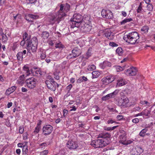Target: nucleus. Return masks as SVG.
I'll return each mask as SVG.
<instances>
[{"mask_svg":"<svg viewBox=\"0 0 155 155\" xmlns=\"http://www.w3.org/2000/svg\"><path fill=\"white\" fill-rule=\"evenodd\" d=\"M37 79L33 77L27 79L25 81L26 85L28 88L30 89H33L37 85Z\"/></svg>","mask_w":155,"mask_h":155,"instance_id":"0eeeda50","label":"nucleus"},{"mask_svg":"<svg viewBox=\"0 0 155 155\" xmlns=\"http://www.w3.org/2000/svg\"><path fill=\"white\" fill-rule=\"evenodd\" d=\"M87 56V58L89 57H90L91 55V53L90 52V51L89 49H88L87 52L86 53Z\"/></svg>","mask_w":155,"mask_h":155,"instance_id":"338daca9","label":"nucleus"},{"mask_svg":"<svg viewBox=\"0 0 155 155\" xmlns=\"http://www.w3.org/2000/svg\"><path fill=\"white\" fill-rule=\"evenodd\" d=\"M39 17V16L37 15L27 14L25 16V18L27 21L32 22L34 20L38 19Z\"/></svg>","mask_w":155,"mask_h":155,"instance_id":"f8f14e48","label":"nucleus"},{"mask_svg":"<svg viewBox=\"0 0 155 155\" xmlns=\"http://www.w3.org/2000/svg\"><path fill=\"white\" fill-rule=\"evenodd\" d=\"M142 112L143 116L145 115L146 116H147L148 117L150 116V111L147 109H145L144 110H143L142 111Z\"/></svg>","mask_w":155,"mask_h":155,"instance_id":"c85d7f7f","label":"nucleus"},{"mask_svg":"<svg viewBox=\"0 0 155 155\" xmlns=\"http://www.w3.org/2000/svg\"><path fill=\"white\" fill-rule=\"evenodd\" d=\"M119 91L117 90H115L113 92L111 93L112 96L114 97L119 92Z\"/></svg>","mask_w":155,"mask_h":155,"instance_id":"3c124183","label":"nucleus"},{"mask_svg":"<svg viewBox=\"0 0 155 155\" xmlns=\"http://www.w3.org/2000/svg\"><path fill=\"white\" fill-rule=\"evenodd\" d=\"M49 151L48 150H45L41 152L40 153V155H48Z\"/></svg>","mask_w":155,"mask_h":155,"instance_id":"49530a36","label":"nucleus"},{"mask_svg":"<svg viewBox=\"0 0 155 155\" xmlns=\"http://www.w3.org/2000/svg\"><path fill=\"white\" fill-rule=\"evenodd\" d=\"M114 123H116L115 121L113 120L112 119H109L107 121V123L108 124H112Z\"/></svg>","mask_w":155,"mask_h":155,"instance_id":"13d9d810","label":"nucleus"},{"mask_svg":"<svg viewBox=\"0 0 155 155\" xmlns=\"http://www.w3.org/2000/svg\"><path fill=\"white\" fill-rule=\"evenodd\" d=\"M23 73L25 74V77L29 76L30 74L31 71H30L29 67L27 65H24L23 67Z\"/></svg>","mask_w":155,"mask_h":155,"instance_id":"4be33fe9","label":"nucleus"},{"mask_svg":"<svg viewBox=\"0 0 155 155\" xmlns=\"http://www.w3.org/2000/svg\"><path fill=\"white\" fill-rule=\"evenodd\" d=\"M114 80V78L111 75L107 76L104 77L101 80L103 84L104 85H108Z\"/></svg>","mask_w":155,"mask_h":155,"instance_id":"9d476101","label":"nucleus"},{"mask_svg":"<svg viewBox=\"0 0 155 155\" xmlns=\"http://www.w3.org/2000/svg\"><path fill=\"white\" fill-rule=\"evenodd\" d=\"M49 36V32L47 31H44L41 34V37L44 39L48 38Z\"/></svg>","mask_w":155,"mask_h":155,"instance_id":"7c9ffc66","label":"nucleus"},{"mask_svg":"<svg viewBox=\"0 0 155 155\" xmlns=\"http://www.w3.org/2000/svg\"><path fill=\"white\" fill-rule=\"evenodd\" d=\"M25 44H26V41H25V40H24L23 39V40H22L21 43H20V45L21 46H23Z\"/></svg>","mask_w":155,"mask_h":155,"instance_id":"774afa93","label":"nucleus"},{"mask_svg":"<svg viewBox=\"0 0 155 155\" xmlns=\"http://www.w3.org/2000/svg\"><path fill=\"white\" fill-rule=\"evenodd\" d=\"M72 87V85L71 84H69V85L67 86L66 89L68 93H70V90Z\"/></svg>","mask_w":155,"mask_h":155,"instance_id":"8fccbe9b","label":"nucleus"},{"mask_svg":"<svg viewBox=\"0 0 155 155\" xmlns=\"http://www.w3.org/2000/svg\"><path fill=\"white\" fill-rule=\"evenodd\" d=\"M6 32H5V33L1 35L2 36V41L3 42L5 43L8 41V39L6 35Z\"/></svg>","mask_w":155,"mask_h":155,"instance_id":"2f4dec72","label":"nucleus"},{"mask_svg":"<svg viewBox=\"0 0 155 155\" xmlns=\"http://www.w3.org/2000/svg\"><path fill=\"white\" fill-rule=\"evenodd\" d=\"M24 128L23 127H20L19 129V132L21 134H22L23 133L24 131Z\"/></svg>","mask_w":155,"mask_h":155,"instance_id":"e2e57ef3","label":"nucleus"},{"mask_svg":"<svg viewBox=\"0 0 155 155\" xmlns=\"http://www.w3.org/2000/svg\"><path fill=\"white\" fill-rule=\"evenodd\" d=\"M55 47L56 48H64V45L61 44V42H60L55 44Z\"/></svg>","mask_w":155,"mask_h":155,"instance_id":"37998d69","label":"nucleus"},{"mask_svg":"<svg viewBox=\"0 0 155 155\" xmlns=\"http://www.w3.org/2000/svg\"><path fill=\"white\" fill-rule=\"evenodd\" d=\"M92 74V78L94 79L98 78L100 76L101 73L98 71H93Z\"/></svg>","mask_w":155,"mask_h":155,"instance_id":"bb28decb","label":"nucleus"},{"mask_svg":"<svg viewBox=\"0 0 155 155\" xmlns=\"http://www.w3.org/2000/svg\"><path fill=\"white\" fill-rule=\"evenodd\" d=\"M149 28L147 26H144L141 29V31L144 33H146L148 32Z\"/></svg>","mask_w":155,"mask_h":155,"instance_id":"4c0bfd02","label":"nucleus"},{"mask_svg":"<svg viewBox=\"0 0 155 155\" xmlns=\"http://www.w3.org/2000/svg\"><path fill=\"white\" fill-rule=\"evenodd\" d=\"M110 46L112 47H116L118 46V45L114 42H110L109 43Z\"/></svg>","mask_w":155,"mask_h":155,"instance_id":"864d4df0","label":"nucleus"},{"mask_svg":"<svg viewBox=\"0 0 155 155\" xmlns=\"http://www.w3.org/2000/svg\"><path fill=\"white\" fill-rule=\"evenodd\" d=\"M23 39L25 40L28 39L30 40V37L29 36H28V34L26 32H25L23 35Z\"/></svg>","mask_w":155,"mask_h":155,"instance_id":"58836bf2","label":"nucleus"},{"mask_svg":"<svg viewBox=\"0 0 155 155\" xmlns=\"http://www.w3.org/2000/svg\"><path fill=\"white\" fill-rule=\"evenodd\" d=\"M83 20V17L81 15L77 14H74L70 22V28H78Z\"/></svg>","mask_w":155,"mask_h":155,"instance_id":"20e7f679","label":"nucleus"},{"mask_svg":"<svg viewBox=\"0 0 155 155\" xmlns=\"http://www.w3.org/2000/svg\"><path fill=\"white\" fill-rule=\"evenodd\" d=\"M17 59L19 61H21L22 60L23 55L22 54L21 51L18 52L17 54Z\"/></svg>","mask_w":155,"mask_h":155,"instance_id":"473e14b6","label":"nucleus"},{"mask_svg":"<svg viewBox=\"0 0 155 155\" xmlns=\"http://www.w3.org/2000/svg\"><path fill=\"white\" fill-rule=\"evenodd\" d=\"M112 98H113V97L112 96L111 94L110 93L107 95L103 97L102 98V100L103 101H105Z\"/></svg>","mask_w":155,"mask_h":155,"instance_id":"72a5a7b5","label":"nucleus"},{"mask_svg":"<svg viewBox=\"0 0 155 155\" xmlns=\"http://www.w3.org/2000/svg\"><path fill=\"white\" fill-rule=\"evenodd\" d=\"M137 71V70L136 68L132 67L126 70L125 73L127 76H134L136 74Z\"/></svg>","mask_w":155,"mask_h":155,"instance_id":"4468645a","label":"nucleus"},{"mask_svg":"<svg viewBox=\"0 0 155 155\" xmlns=\"http://www.w3.org/2000/svg\"><path fill=\"white\" fill-rule=\"evenodd\" d=\"M139 36L137 32H133L129 33L124 37V40L128 43L132 44L138 43Z\"/></svg>","mask_w":155,"mask_h":155,"instance_id":"7ed1b4c3","label":"nucleus"},{"mask_svg":"<svg viewBox=\"0 0 155 155\" xmlns=\"http://www.w3.org/2000/svg\"><path fill=\"white\" fill-rule=\"evenodd\" d=\"M118 105L124 107H128L130 106L129 103V100L127 97L124 99H120L118 102Z\"/></svg>","mask_w":155,"mask_h":155,"instance_id":"1a4fd4ad","label":"nucleus"},{"mask_svg":"<svg viewBox=\"0 0 155 155\" xmlns=\"http://www.w3.org/2000/svg\"><path fill=\"white\" fill-rule=\"evenodd\" d=\"M133 20L131 18H125L121 22L120 24L123 25L127 22L131 21Z\"/></svg>","mask_w":155,"mask_h":155,"instance_id":"c9c22d12","label":"nucleus"},{"mask_svg":"<svg viewBox=\"0 0 155 155\" xmlns=\"http://www.w3.org/2000/svg\"><path fill=\"white\" fill-rule=\"evenodd\" d=\"M28 134L27 132L24 133L23 135V139L26 140L28 139Z\"/></svg>","mask_w":155,"mask_h":155,"instance_id":"5fc2aeb1","label":"nucleus"},{"mask_svg":"<svg viewBox=\"0 0 155 155\" xmlns=\"http://www.w3.org/2000/svg\"><path fill=\"white\" fill-rule=\"evenodd\" d=\"M46 55L44 53H42L41 54L40 56L41 59L42 60H43L45 59V58H46Z\"/></svg>","mask_w":155,"mask_h":155,"instance_id":"bf43d9fd","label":"nucleus"},{"mask_svg":"<svg viewBox=\"0 0 155 155\" xmlns=\"http://www.w3.org/2000/svg\"><path fill=\"white\" fill-rule=\"evenodd\" d=\"M31 72L34 76H38L39 75H41V72L40 70L37 68H33L31 69Z\"/></svg>","mask_w":155,"mask_h":155,"instance_id":"6ab92c4d","label":"nucleus"},{"mask_svg":"<svg viewBox=\"0 0 155 155\" xmlns=\"http://www.w3.org/2000/svg\"><path fill=\"white\" fill-rule=\"evenodd\" d=\"M139 120L137 118H135L132 120V122L134 123H137L139 122Z\"/></svg>","mask_w":155,"mask_h":155,"instance_id":"052dcab7","label":"nucleus"},{"mask_svg":"<svg viewBox=\"0 0 155 155\" xmlns=\"http://www.w3.org/2000/svg\"><path fill=\"white\" fill-rule=\"evenodd\" d=\"M148 130L147 128H144L142 130L140 133L139 134L140 136L143 137L146 135H149V133H146Z\"/></svg>","mask_w":155,"mask_h":155,"instance_id":"cd10ccee","label":"nucleus"},{"mask_svg":"<svg viewBox=\"0 0 155 155\" xmlns=\"http://www.w3.org/2000/svg\"><path fill=\"white\" fill-rule=\"evenodd\" d=\"M110 136V134L107 132L101 133L98 135V139L92 141L90 144L95 148L104 147L109 143L108 139Z\"/></svg>","mask_w":155,"mask_h":155,"instance_id":"f257e3e1","label":"nucleus"},{"mask_svg":"<svg viewBox=\"0 0 155 155\" xmlns=\"http://www.w3.org/2000/svg\"><path fill=\"white\" fill-rule=\"evenodd\" d=\"M142 13L143 14V16L145 18H147L150 17V16L148 15H149L150 14V15H151V12H150L148 13L147 15L146 12L145 11H143Z\"/></svg>","mask_w":155,"mask_h":155,"instance_id":"c03bdc74","label":"nucleus"},{"mask_svg":"<svg viewBox=\"0 0 155 155\" xmlns=\"http://www.w3.org/2000/svg\"><path fill=\"white\" fill-rule=\"evenodd\" d=\"M86 20L84 19L81 24L78 27L80 28L81 31L83 32L87 33L90 32L91 29V26L89 23V22H86Z\"/></svg>","mask_w":155,"mask_h":155,"instance_id":"423d86ee","label":"nucleus"},{"mask_svg":"<svg viewBox=\"0 0 155 155\" xmlns=\"http://www.w3.org/2000/svg\"><path fill=\"white\" fill-rule=\"evenodd\" d=\"M66 147L70 150H74L77 148L78 146L76 142L70 140L67 142Z\"/></svg>","mask_w":155,"mask_h":155,"instance_id":"2eb2a0df","label":"nucleus"},{"mask_svg":"<svg viewBox=\"0 0 155 155\" xmlns=\"http://www.w3.org/2000/svg\"><path fill=\"white\" fill-rule=\"evenodd\" d=\"M137 153H138V155L140 154L143 151V150L140 147H137L136 148Z\"/></svg>","mask_w":155,"mask_h":155,"instance_id":"e433bc0d","label":"nucleus"},{"mask_svg":"<svg viewBox=\"0 0 155 155\" xmlns=\"http://www.w3.org/2000/svg\"><path fill=\"white\" fill-rule=\"evenodd\" d=\"M101 14L102 16L105 18L112 19L113 18V13L110 10L108 9H102Z\"/></svg>","mask_w":155,"mask_h":155,"instance_id":"6e6552de","label":"nucleus"},{"mask_svg":"<svg viewBox=\"0 0 155 155\" xmlns=\"http://www.w3.org/2000/svg\"><path fill=\"white\" fill-rule=\"evenodd\" d=\"M25 78V77L24 74L21 75L17 81V84L21 85H22L24 83Z\"/></svg>","mask_w":155,"mask_h":155,"instance_id":"5701e85b","label":"nucleus"},{"mask_svg":"<svg viewBox=\"0 0 155 155\" xmlns=\"http://www.w3.org/2000/svg\"><path fill=\"white\" fill-rule=\"evenodd\" d=\"M116 71L117 72H120L123 70L124 68L120 66H116Z\"/></svg>","mask_w":155,"mask_h":155,"instance_id":"de8ad7c7","label":"nucleus"},{"mask_svg":"<svg viewBox=\"0 0 155 155\" xmlns=\"http://www.w3.org/2000/svg\"><path fill=\"white\" fill-rule=\"evenodd\" d=\"M60 9L58 13L63 18L67 15L66 13L70 9V5L68 3L61 4L60 5Z\"/></svg>","mask_w":155,"mask_h":155,"instance_id":"39448f33","label":"nucleus"},{"mask_svg":"<svg viewBox=\"0 0 155 155\" xmlns=\"http://www.w3.org/2000/svg\"><path fill=\"white\" fill-rule=\"evenodd\" d=\"M111 63L107 61H105L100 64V67L102 69H105L111 66Z\"/></svg>","mask_w":155,"mask_h":155,"instance_id":"a211bd4d","label":"nucleus"},{"mask_svg":"<svg viewBox=\"0 0 155 155\" xmlns=\"http://www.w3.org/2000/svg\"><path fill=\"white\" fill-rule=\"evenodd\" d=\"M62 17L57 12L52 15L50 20V22L51 24L54 23L56 21H60Z\"/></svg>","mask_w":155,"mask_h":155,"instance_id":"ddd939ff","label":"nucleus"},{"mask_svg":"<svg viewBox=\"0 0 155 155\" xmlns=\"http://www.w3.org/2000/svg\"><path fill=\"white\" fill-rule=\"evenodd\" d=\"M23 153L26 154L28 152L27 146H23L22 148Z\"/></svg>","mask_w":155,"mask_h":155,"instance_id":"a18cd8bd","label":"nucleus"},{"mask_svg":"<svg viewBox=\"0 0 155 155\" xmlns=\"http://www.w3.org/2000/svg\"><path fill=\"white\" fill-rule=\"evenodd\" d=\"M53 127L50 125H46L44 126L42 128V133L45 136L50 134L52 132Z\"/></svg>","mask_w":155,"mask_h":155,"instance_id":"9b49d317","label":"nucleus"},{"mask_svg":"<svg viewBox=\"0 0 155 155\" xmlns=\"http://www.w3.org/2000/svg\"><path fill=\"white\" fill-rule=\"evenodd\" d=\"M116 54L120 56H122L123 54V50L120 47L118 48L116 50Z\"/></svg>","mask_w":155,"mask_h":155,"instance_id":"c756f323","label":"nucleus"},{"mask_svg":"<svg viewBox=\"0 0 155 155\" xmlns=\"http://www.w3.org/2000/svg\"><path fill=\"white\" fill-rule=\"evenodd\" d=\"M140 103L143 105L144 104H146L148 106H149L150 105V103H149L147 101H140Z\"/></svg>","mask_w":155,"mask_h":155,"instance_id":"603ef678","label":"nucleus"},{"mask_svg":"<svg viewBox=\"0 0 155 155\" xmlns=\"http://www.w3.org/2000/svg\"><path fill=\"white\" fill-rule=\"evenodd\" d=\"M74 55H73V54H69L67 57V58L68 59H70L71 58H75L76 57H73Z\"/></svg>","mask_w":155,"mask_h":155,"instance_id":"4d7b16f0","label":"nucleus"},{"mask_svg":"<svg viewBox=\"0 0 155 155\" xmlns=\"http://www.w3.org/2000/svg\"><path fill=\"white\" fill-rule=\"evenodd\" d=\"M55 82L54 81L51 82L48 80L46 81H45L48 88L53 91H54L56 90V87Z\"/></svg>","mask_w":155,"mask_h":155,"instance_id":"dca6fc26","label":"nucleus"},{"mask_svg":"<svg viewBox=\"0 0 155 155\" xmlns=\"http://www.w3.org/2000/svg\"><path fill=\"white\" fill-rule=\"evenodd\" d=\"M105 37L108 39L113 40L114 37V33L109 29L106 30L104 33Z\"/></svg>","mask_w":155,"mask_h":155,"instance_id":"f3484780","label":"nucleus"},{"mask_svg":"<svg viewBox=\"0 0 155 155\" xmlns=\"http://www.w3.org/2000/svg\"><path fill=\"white\" fill-rule=\"evenodd\" d=\"M38 43V40L36 37H33L31 40L28 39L26 40V46L28 51V54H31V52L29 51L30 49L33 53H35L36 51Z\"/></svg>","mask_w":155,"mask_h":155,"instance_id":"f03ea898","label":"nucleus"},{"mask_svg":"<svg viewBox=\"0 0 155 155\" xmlns=\"http://www.w3.org/2000/svg\"><path fill=\"white\" fill-rule=\"evenodd\" d=\"M96 68V66L94 64L89 65L87 67L88 71H91L94 70Z\"/></svg>","mask_w":155,"mask_h":155,"instance_id":"f704fd0d","label":"nucleus"},{"mask_svg":"<svg viewBox=\"0 0 155 155\" xmlns=\"http://www.w3.org/2000/svg\"><path fill=\"white\" fill-rule=\"evenodd\" d=\"M126 135H120V140L119 142L124 145H127L128 144V142L127 141Z\"/></svg>","mask_w":155,"mask_h":155,"instance_id":"aec40b11","label":"nucleus"},{"mask_svg":"<svg viewBox=\"0 0 155 155\" xmlns=\"http://www.w3.org/2000/svg\"><path fill=\"white\" fill-rule=\"evenodd\" d=\"M142 4L140 3L137 9V12L138 13H140L142 12Z\"/></svg>","mask_w":155,"mask_h":155,"instance_id":"09e8293b","label":"nucleus"},{"mask_svg":"<svg viewBox=\"0 0 155 155\" xmlns=\"http://www.w3.org/2000/svg\"><path fill=\"white\" fill-rule=\"evenodd\" d=\"M41 121L40 120L39 123H38L36 127H35V130L33 131V133L35 134H38L40 131L41 129Z\"/></svg>","mask_w":155,"mask_h":155,"instance_id":"a878e982","label":"nucleus"},{"mask_svg":"<svg viewBox=\"0 0 155 155\" xmlns=\"http://www.w3.org/2000/svg\"><path fill=\"white\" fill-rule=\"evenodd\" d=\"M124 117L123 116L121 115H118L117 116V118L119 120H121L123 119Z\"/></svg>","mask_w":155,"mask_h":155,"instance_id":"0e129e2a","label":"nucleus"},{"mask_svg":"<svg viewBox=\"0 0 155 155\" xmlns=\"http://www.w3.org/2000/svg\"><path fill=\"white\" fill-rule=\"evenodd\" d=\"M68 111L66 109H64L63 110V116L64 117H65L66 115L68 114Z\"/></svg>","mask_w":155,"mask_h":155,"instance_id":"69168bd1","label":"nucleus"},{"mask_svg":"<svg viewBox=\"0 0 155 155\" xmlns=\"http://www.w3.org/2000/svg\"><path fill=\"white\" fill-rule=\"evenodd\" d=\"M16 88V87L15 86H13L8 88L6 90L5 92V94L7 95H9L11 93L14 92Z\"/></svg>","mask_w":155,"mask_h":155,"instance_id":"b1692460","label":"nucleus"},{"mask_svg":"<svg viewBox=\"0 0 155 155\" xmlns=\"http://www.w3.org/2000/svg\"><path fill=\"white\" fill-rule=\"evenodd\" d=\"M47 146V143L45 142H44L39 144V146L40 148L42 149L45 148V147Z\"/></svg>","mask_w":155,"mask_h":155,"instance_id":"79ce46f5","label":"nucleus"},{"mask_svg":"<svg viewBox=\"0 0 155 155\" xmlns=\"http://www.w3.org/2000/svg\"><path fill=\"white\" fill-rule=\"evenodd\" d=\"M54 78L57 80H58L59 79V74L57 72H55L54 73Z\"/></svg>","mask_w":155,"mask_h":155,"instance_id":"6e6d98bb","label":"nucleus"},{"mask_svg":"<svg viewBox=\"0 0 155 155\" xmlns=\"http://www.w3.org/2000/svg\"><path fill=\"white\" fill-rule=\"evenodd\" d=\"M72 53L73 54V57H77L80 55L81 53V50L77 48H74L72 51Z\"/></svg>","mask_w":155,"mask_h":155,"instance_id":"412c9836","label":"nucleus"},{"mask_svg":"<svg viewBox=\"0 0 155 155\" xmlns=\"http://www.w3.org/2000/svg\"><path fill=\"white\" fill-rule=\"evenodd\" d=\"M126 84L127 82L125 80L122 78H120L117 80V86L120 87Z\"/></svg>","mask_w":155,"mask_h":155,"instance_id":"393cba45","label":"nucleus"},{"mask_svg":"<svg viewBox=\"0 0 155 155\" xmlns=\"http://www.w3.org/2000/svg\"><path fill=\"white\" fill-rule=\"evenodd\" d=\"M131 155H138V153H137L136 147L133 148L130 152Z\"/></svg>","mask_w":155,"mask_h":155,"instance_id":"ea45409f","label":"nucleus"},{"mask_svg":"<svg viewBox=\"0 0 155 155\" xmlns=\"http://www.w3.org/2000/svg\"><path fill=\"white\" fill-rule=\"evenodd\" d=\"M120 135H126L127 134L126 132L124 130H120Z\"/></svg>","mask_w":155,"mask_h":155,"instance_id":"680f3d73","label":"nucleus"},{"mask_svg":"<svg viewBox=\"0 0 155 155\" xmlns=\"http://www.w3.org/2000/svg\"><path fill=\"white\" fill-rule=\"evenodd\" d=\"M147 8L148 10L151 11L153 10V7L152 4H149L147 5Z\"/></svg>","mask_w":155,"mask_h":155,"instance_id":"a19ab883","label":"nucleus"}]
</instances>
